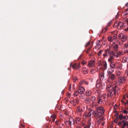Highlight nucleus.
<instances>
[{"mask_svg":"<svg viewBox=\"0 0 128 128\" xmlns=\"http://www.w3.org/2000/svg\"><path fill=\"white\" fill-rule=\"evenodd\" d=\"M107 90L108 92L110 93V96L111 97L113 94L116 96V94H118V92L120 90V89L118 87H117L116 86H113L111 85H108L107 87Z\"/></svg>","mask_w":128,"mask_h":128,"instance_id":"1","label":"nucleus"},{"mask_svg":"<svg viewBox=\"0 0 128 128\" xmlns=\"http://www.w3.org/2000/svg\"><path fill=\"white\" fill-rule=\"evenodd\" d=\"M96 114L97 118H100L101 117L104 113V108L102 107H99L96 109Z\"/></svg>","mask_w":128,"mask_h":128,"instance_id":"2","label":"nucleus"},{"mask_svg":"<svg viewBox=\"0 0 128 128\" xmlns=\"http://www.w3.org/2000/svg\"><path fill=\"white\" fill-rule=\"evenodd\" d=\"M116 24L117 25H116V26H118V28L119 29H121L125 27V26L124 25V24L122 22H118V24L116 23L114 24V25H115Z\"/></svg>","mask_w":128,"mask_h":128,"instance_id":"3","label":"nucleus"},{"mask_svg":"<svg viewBox=\"0 0 128 128\" xmlns=\"http://www.w3.org/2000/svg\"><path fill=\"white\" fill-rule=\"evenodd\" d=\"M105 53L103 54V56L105 57L106 56H108V54H113V52H112V50H110L108 49L106 50H105Z\"/></svg>","mask_w":128,"mask_h":128,"instance_id":"4","label":"nucleus"},{"mask_svg":"<svg viewBox=\"0 0 128 128\" xmlns=\"http://www.w3.org/2000/svg\"><path fill=\"white\" fill-rule=\"evenodd\" d=\"M70 66L72 67L74 69H76L78 70L80 66L79 64H72V63L70 64Z\"/></svg>","mask_w":128,"mask_h":128,"instance_id":"5","label":"nucleus"},{"mask_svg":"<svg viewBox=\"0 0 128 128\" xmlns=\"http://www.w3.org/2000/svg\"><path fill=\"white\" fill-rule=\"evenodd\" d=\"M68 122L69 125L70 126H71L72 124L74 125L75 124V120L72 117H70L69 118Z\"/></svg>","mask_w":128,"mask_h":128,"instance_id":"6","label":"nucleus"},{"mask_svg":"<svg viewBox=\"0 0 128 128\" xmlns=\"http://www.w3.org/2000/svg\"><path fill=\"white\" fill-rule=\"evenodd\" d=\"M96 112L93 110L91 109L90 110L89 112L88 113L86 116L88 117H90L91 116L92 114H94L96 115Z\"/></svg>","mask_w":128,"mask_h":128,"instance_id":"7","label":"nucleus"},{"mask_svg":"<svg viewBox=\"0 0 128 128\" xmlns=\"http://www.w3.org/2000/svg\"><path fill=\"white\" fill-rule=\"evenodd\" d=\"M112 46L114 49V51L115 52H117L118 48V44L115 43H113Z\"/></svg>","mask_w":128,"mask_h":128,"instance_id":"8","label":"nucleus"},{"mask_svg":"<svg viewBox=\"0 0 128 128\" xmlns=\"http://www.w3.org/2000/svg\"><path fill=\"white\" fill-rule=\"evenodd\" d=\"M95 65V63L94 60H90L89 61L88 64V66L91 67H94Z\"/></svg>","mask_w":128,"mask_h":128,"instance_id":"9","label":"nucleus"},{"mask_svg":"<svg viewBox=\"0 0 128 128\" xmlns=\"http://www.w3.org/2000/svg\"><path fill=\"white\" fill-rule=\"evenodd\" d=\"M78 91L80 94H82L85 91L84 88L82 86H80L78 89Z\"/></svg>","mask_w":128,"mask_h":128,"instance_id":"10","label":"nucleus"},{"mask_svg":"<svg viewBox=\"0 0 128 128\" xmlns=\"http://www.w3.org/2000/svg\"><path fill=\"white\" fill-rule=\"evenodd\" d=\"M118 82H120V83H124L125 81V79L122 77L120 76L118 78Z\"/></svg>","mask_w":128,"mask_h":128,"instance_id":"11","label":"nucleus"},{"mask_svg":"<svg viewBox=\"0 0 128 128\" xmlns=\"http://www.w3.org/2000/svg\"><path fill=\"white\" fill-rule=\"evenodd\" d=\"M82 72L84 74H87L88 73V69L86 67H84L82 69Z\"/></svg>","mask_w":128,"mask_h":128,"instance_id":"12","label":"nucleus"},{"mask_svg":"<svg viewBox=\"0 0 128 128\" xmlns=\"http://www.w3.org/2000/svg\"><path fill=\"white\" fill-rule=\"evenodd\" d=\"M106 97H104L103 96H102L101 98H98V103L99 104H101L102 103L103 100L102 99V98H106Z\"/></svg>","mask_w":128,"mask_h":128,"instance_id":"13","label":"nucleus"},{"mask_svg":"<svg viewBox=\"0 0 128 128\" xmlns=\"http://www.w3.org/2000/svg\"><path fill=\"white\" fill-rule=\"evenodd\" d=\"M109 76L108 77L112 81L114 80L116 78V76L114 74H112L109 75Z\"/></svg>","mask_w":128,"mask_h":128,"instance_id":"14","label":"nucleus"},{"mask_svg":"<svg viewBox=\"0 0 128 128\" xmlns=\"http://www.w3.org/2000/svg\"><path fill=\"white\" fill-rule=\"evenodd\" d=\"M90 101H92V106H94V103L95 102V101L96 100V98L95 96H92L91 98H90Z\"/></svg>","mask_w":128,"mask_h":128,"instance_id":"15","label":"nucleus"},{"mask_svg":"<svg viewBox=\"0 0 128 128\" xmlns=\"http://www.w3.org/2000/svg\"><path fill=\"white\" fill-rule=\"evenodd\" d=\"M99 78L101 80L104 79L105 78L104 74L102 73H100L99 74Z\"/></svg>","mask_w":128,"mask_h":128,"instance_id":"16","label":"nucleus"},{"mask_svg":"<svg viewBox=\"0 0 128 128\" xmlns=\"http://www.w3.org/2000/svg\"><path fill=\"white\" fill-rule=\"evenodd\" d=\"M115 55H116V57L118 58L119 57L120 55H123V54L122 52H115Z\"/></svg>","mask_w":128,"mask_h":128,"instance_id":"17","label":"nucleus"},{"mask_svg":"<svg viewBox=\"0 0 128 128\" xmlns=\"http://www.w3.org/2000/svg\"><path fill=\"white\" fill-rule=\"evenodd\" d=\"M114 70H113L112 68H109L107 71V73L108 75L112 74V73L114 72Z\"/></svg>","mask_w":128,"mask_h":128,"instance_id":"18","label":"nucleus"},{"mask_svg":"<svg viewBox=\"0 0 128 128\" xmlns=\"http://www.w3.org/2000/svg\"><path fill=\"white\" fill-rule=\"evenodd\" d=\"M121 39L122 40V42H125L127 39V36L124 34V35L123 36Z\"/></svg>","mask_w":128,"mask_h":128,"instance_id":"19","label":"nucleus"},{"mask_svg":"<svg viewBox=\"0 0 128 128\" xmlns=\"http://www.w3.org/2000/svg\"><path fill=\"white\" fill-rule=\"evenodd\" d=\"M112 52L113 53V54H109V56L110 58L112 60L114 58V56H116V55H115L116 54H115V52H114L113 51H112Z\"/></svg>","mask_w":128,"mask_h":128,"instance_id":"20","label":"nucleus"},{"mask_svg":"<svg viewBox=\"0 0 128 128\" xmlns=\"http://www.w3.org/2000/svg\"><path fill=\"white\" fill-rule=\"evenodd\" d=\"M102 65L104 67V69L105 70L107 68V65L106 62L103 61L102 62Z\"/></svg>","mask_w":128,"mask_h":128,"instance_id":"21","label":"nucleus"},{"mask_svg":"<svg viewBox=\"0 0 128 128\" xmlns=\"http://www.w3.org/2000/svg\"><path fill=\"white\" fill-rule=\"evenodd\" d=\"M115 64L113 62H111L110 65V67L113 69L115 68Z\"/></svg>","mask_w":128,"mask_h":128,"instance_id":"22","label":"nucleus"},{"mask_svg":"<svg viewBox=\"0 0 128 128\" xmlns=\"http://www.w3.org/2000/svg\"><path fill=\"white\" fill-rule=\"evenodd\" d=\"M92 94L91 91L89 90H88L86 91V94L88 96H90Z\"/></svg>","mask_w":128,"mask_h":128,"instance_id":"23","label":"nucleus"},{"mask_svg":"<svg viewBox=\"0 0 128 128\" xmlns=\"http://www.w3.org/2000/svg\"><path fill=\"white\" fill-rule=\"evenodd\" d=\"M108 28L107 26L103 28L102 29V33H104L105 32L108 30Z\"/></svg>","mask_w":128,"mask_h":128,"instance_id":"24","label":"nucleus"},{"mask_svg":"<svg viewBox=\"0 0 128 128\" xmlns=\"http://www.w3.org/2000/svg\"><path fill=\"white\" fill-rule=\"evenodd\" d=\"M93 42H91L90 41H89L86 44L85 46V47H87L88 46H91V44H92H92H93Z\"/></svg>","mask_w":128,"mask_h":128,"instance_id":"25","label":"nucleus"},{"mask_svg":"<svg viewBox=\"0 0 128 128\" xmlns=\"http://www.w3.org/2000/svg\"><path fill=\"white\" fill-rule=\"evenodd\" d=\"M90 102V99L88 97L86 98L85 99V102L86 103L89 104Z\"/></svg>","mask_w":128,"mask_h":128,"instance_id":"26","label":"nucleus"},{"mask_svg":"<svg viewBox=\"0 0 128 128\" xmlns=\"http://www.w3.org/2000/svg\"><path fill=\"white\" fill-rule=\"evenodd\" d=\"M80 120L81 119L79 117H76L75 119V122L77 124H78V122H80Z\"/></svg>","mask_w":128,"mask_h":128,"instance_id":"27","label":"nucleus"},{"mask_svg":"<svg viewBox=\"0 0 128 128\" xmlns=\"http://www.w3.org/2000/svg\"><path fill=\"white\" fill-rule=\"evenodd\" d=\"M99 118L100 119L97 121V122L99 124H100V123L101 121H103L104 120V118L103 117H102L101 118Z\"/></svg>","mask_w":128,"mask_h":128,"instance_id":"28","label":"nucleus"},{"mask_svg":"<svg viewBox=\"0 0 128 128\" xmlns=\"http://www.w3.org/2000/svg\"><path fill=\"white\" fill-rule=\"evenodd\" d=\"M125 47L127 49L124 52V53H128V44H125L124 45Z\"/></svg>","mask_w":128,"mask_h":128,"instance_id":"29","label":"nucleus"},{"mask_svg":"<svg viewBox=\"0 0 128 128\" xmlns=\"http://www.w3.org/2000/svg\"><path fill=\"white\" fill-rule=\"evenodd\" d=\"M123 19L125 22H126L128 25V18H127L126 16H124L123 17Z\"/></svg>","mask_w":128,"mask_h":128,"instance_id":"30","label":"nucleus"},{"mask_svg":"<svg viewBox=\"0 0 128 128\" xmlns=\"http://www.w3.org/2000/svg\"><path fill=\"white\" fill-rule=\"evenodd\" d=\"M91 118L89 119V120L88 122V124L86 125L88 126H90L91 124Z\"/></svg>","mask_w":128,"mask_h":128,"instance_id":"31","label":"nucleus"},{"mask_svg":"<svg viewBox=\"0 0 128 128\" xmlns=\"http://www.w3.org/2000/svg\"><path fill=\"white\" fill-rule=\"evenodd\" d=\"M80 93L78 90L76 91L74 94V96H77Z\"/></svg>","mask_w":128,"mask_h":128,"instance_id":"32","label":"nucleus"},{"mask_svg":"<svg viewBox=\"0 0 128 128\" xmlns=\"http://www.w3.org/2000/svg\"><path fill=\"white\" fill-rule=\"evenodd\" d=\"M124 34H120L118 35V38L119 39H121V38H122V36H123V35H124Z\"/></svg>","mask_w":128,"mask_h":128,"instance_id":"33","label":"nucleus"},{"mask_svg":"<svg viewBox=\"0 0 128 128\" xmlns=\"http://www.w3.org/2000/svg\"><path fill=\"white\" fill-rule=\"evenodd\" d=\"M73 102L74 103L78 104L79 102V100L77 99H74L73 101Z\"/></svg>","mask_w":128,"mask_h":128,"instance_id":"34","label":"nucleus"},{"mask_svg":"<svg viewBox=\"0 0 128 128\" xmlns=\"http://www.w3.org/2000/svg\"><path fill=\"white\" fill-rule=\"evenodd\" d=\"M51 117L52 118V121L53 122H54L56 117V116H52Z\"/></svg>","mask_w":128,"mask_h":128,"instance_id":"35","label":"nucleus"},{"mask_svg":"<svg viewBox=\"0 0 128 128\" xmlns=\"http://www.w3.org/2000/svg\"><path fill=\"white\" fill-rule=\"evenodd\" d=\"M100 40H98L96 42V45L99 46H100Z\"/></svg>","mask_w":128,"mask_h":128,"instance_id":"36","label":"nucleus"},{"mask_svg":"<svg viewBox=\"0 0 128 128\" xmlns=\"http://www.w3.org/2000/svg\"><path fill=\"white\" fill-rule=\"evenodd\" d=\"M103 50H100L98 52V56L100 57V56H101V54H102V52H103Z\"/></svg>","mask_w":128,"mask_h":128,"instance_id":"37","label":"nucleus"},{"mask_svg":"<svg viewBox=\"0 0 128 128\" xmlns=\"http://www.w3.org/2000/svg\"><path fill=\"white\" fill-rule=\"evenodd\" d=\"M108 40L110 42H112V36H109L108 38Z\"/></svg>","mask_w":128,"mask_h":128,"instance_id":"38","label":"nucleus"},{"mask_svg":"<svg viewBox=\"0 0 128 128\" xmlns=\"http://www.w3.org/2000/svg\"><path fill=\"white\" fill-rule=\"evenodd\" d=\"M116 75L117 76H120V75L121 73L119 71H117L116 72Z\"/></svg>","mask_w":128,"mask_h":128,"instance_id":"39","label":"nucleus"},{"mask_svg":"<svg viewBox=\"0 0 128 128\" xmlns=\"http://www.w3.org/2000/svg\"><path fill=\"white\" fill-rule=\"evenodd\" d=\"M122 115L121 114L120 115H119L118 117V118L120 119V120H122Z\"/></svg>","mask_w":128,"mask_h":128,"instance_id":"40","label":"nucleus"},{"mask_svg":"<svg viewBox=\"0 0 128 128\" xmlns=\"http://www.w3.org/2000/svg\"><path fill=\"white\" fill-rule=\"evenodd\" d=\"M117 69L118 70H121L122 68V66L121 65H118L117 67Z\"/></svg>","mask_w":128,"mask_h":128,"instance_id":"41","label":"nucleus"},{"mask_svg":"<svg viewBox=\"0 0 128 128\" xmlns=\"http://www.w3.org/2000/svg\"><path fill=\"white\" fill-rule=\"evenodd\" d=\"M86 63V61L84 60H83L82 61V64H83V65H84Z\"/></svg>","mask_w":128,"mask_h":128,"instance_id":"42","label":"nucleus"},{"mask_svg":"<svg viewBox=\"0 0 128 128\" xmlns=\"http://www.w3.org/2000/svg\"><path fill=\"white\" fill-rule=\"evenodd\" d=\"M117 37V35L116 34H114L113 36V38L114 39H116Z\"/></svg>","mask_w":128,"mask_h":128,"instance_id":"43","label":"nucleus"},{"mask_svg":"<svg viewBox=\"0 0 128 128\" xmlns=\"http://www.w3.org/2000/svg\"><path fill=\"white\" fill-rule=\"evenodd\" d=\"M112 23V21L111 20V21H110L108 23V24H107V26L108 27V26H110V24Z\"/></svg>","mask_w":128,"mask_h":128,"instance_id":"44","label":"nucleus"},{"mask_svg":"<svg viewBox=\"0 0 128 128\" xmlns=\"http://www.w3.org/2000/svg\"><path fill=\"white\" fill-rule=\"evenodd\" d=\"M100 46H97L96 45V46L95 48L96 49L98 50L100 48Z\"/></svg>","mask_w":128,"mask_h":128,"instance_id":"45","label":"nucleus"},{"mask_svg":"<svg viewBox=\"0 0 128 128\" xmlns=\"http://www.w3.org/2000/svg\"><path fill=\"white\" fill-rule=\"evenodd\" d=\"M123 15L126 16L128 14V13L127 12H124L122 14Z\"/></svg>","mask_w":128,"mask_h":128,"instance_id":"46","label":"nucleus"},{"mask_svg":"<svg viewBox=\"0 0 128 128\" xmlns=\"http://www.w3.org/2000/svg\"><path fill=\"white\" fill-rule=\"evenodd\" d=\"M126 123H124V124H123V125L122 126V128H125V127L126 126Z\"/></svg>","mask_w":128,"mask_h":128,"instance_id":"47","label":"nucleus"},{"mask_svg":"<svg viewBox=\"0 0 128 128\" xmlns=\"http://www.w3.org/2000/svg\"><path fill=\"white\" fill-rule=\"evenodd\" d=\"M100 86V84H96V87L97 88H98Z\"/></svg>","mask_w":128,"mask_h":128,"instance_id":"48","label":"nucleus"},{"mask_svg":"<svg viewBox=\"0 0 128 128\" xmlns=\"http://www.w3.org/2000/svg\"><path fill=\"white\" fill-rule=\"evenodd\" d=\"M90 72L92 74H93L94 72V70L92 69L90 70Z\"/></svg>","mask_w":128,"mask_h":128,"instance_id":"49","label":"nucleus"},{"mask_svg":"<svg viewBox=\"0 0 128 128\" xmlns=\"http://www.w3.org/2000/svg\"><path fill=\"white\" fill-rule=\"evenodd\" d=\"M123 112L124 114H127L128 113V112L126 110H124L123 111Z\"/></svg>","mask_w":128,"mask_h":128,"instance_id":"50","label":"nucleus"},{"mask_svg":"<svg viewBox=\"0 0 128 128\" xmlns=\"http://www.w3.org/2000/svg\"><path fill=\"white\" fill-rule=\"evenodd\" d=\"M115 116L116 118H118V113H116L115 114Z\"/></svg>","mask_w":128,"mask_h":128,"instance_id":"51","label":"nucleus"},{"mask_svg":"<svg viewBox=\"0 0 128 128\" xmlns=\"http://www.w3.org/2000/svg\"><path fill=\"white\" fill-rule=\"evenodd\" d=\"M99 65H98L99 66H100L102 65V62L100 61L98 62Z\"/></svg>","mask_w":128,"mask_h":128,"instance_id":"52","label":"nucleus"},{"mask_svg":"<svg viewBox=\"0 0 128 128\" xmlns=\"http://www.w3.org/2000/svg\"><path fill=\"white\" fill-rule=\"evenodd\" d=\"M122 124V122H121V121H120L119 122H118V125H120Z\"/></svg>","mask_w":128,"mask_h":128,"instance_id":"53","label":"nucleus"},{"mask_svg":"<svg viewBox=\"0 0 128 128\" xmlns=\"http://www.w3.org/2000/svg\"><path fill=\"white\" fill-rule=\"evenodd\" d=\"M112 59H111L110 58H109L108 59V61L109 62H110L111 63V62H112Z\"/></svg>","mask_w":128,"mask_h":128,"instance_id":"54","label":"nucleus"},{"mask_svg":"<svg viewBox=\"0 0 128 128\" xmlns=\"http://www.w3.org/2000/svg\"><path fill=\"white\" fill-rule=\"evenodd\" d=\"M90 48H88V49L86 51V52L87 53H88V52L90 50Z\"/></svg>","mask_w":128,"mask_h":128,"instance_id":"55","label":"nucleus"},{"mask_svg":"<svg viewBox=\"0 0 128 128\" xmlns=\"http://www.w3.org/2000/svg\"><path fill=\"white\" fill-rule=\"evenodd\" d=\"M120 83V82H116V84L118 85H121L122 84H123V83Z\"/></svg>","mask_w":128,"mask_h":128,"instance_id":"56","label":"nucleus"},{"mask_svg":"<svg viewBox=\"0 0 128 128\" xmlns=\"http://www.w3.org/2000/svg\"><path fill=\"white\" fill-rule=\"evenodd\" d=\"M119 16V15L118 14V12L117 13V14L116 15V18H118Z\"/></svg>","mask_w":128,"mask_h":128,"instance_id":"57","label":"nucleus"},{"mask_svg":"<svg viewBox=\"0 0 128 128\" xmlns=\"http://www.w3.org/2000/svg\"><path fill=\"white\" fill-rule=\"evenodd\" d=\"M118 118H116V119H115L114 121V122H116V123H117L118 122Z\"/></svg>","mask_w":128,"mask_h":128,"instance_id":"58","label":"nucleus"},{"mask_svg":"<svg viewBox=\"0 0 128 128\" xmlns=\"http://www.w3.org/2000/svg\"><path fill=\"white\" fill-rule=\"evenodd\" d=\"M84 84H87V85H88V82H86V81H84Z\"/></svg>","mask_w":128,"mask_h":128,"instance_id":"59","label":"nucleus"},{"mask_svg":"<svg viewBox=\"0 0 128 128\" xmlns=\"http://www.w3.org/2000/svg\"><path fill=\"white\" fill-rule=\"evenodd\" d=\"M124 31L127 32L128 31V27L127 28L125 29H124Z\"/></svg>","mask_w":128,"mask_h":128,"instance_id":"60","label":"nucleus"},{"mask_svg":"<svg viewBox=\"0 0 128 128\" xmlns=\"http://www.w3.org/2000/svg\"><path fill=\"white\" fill-rule=\"evenodd\" d=\"M126 118V116H122V119H125Z\"/></svg>","mask_w":128,"mask_h":128,"instance_id":"61","label":"nucleus"},{"mask_svg":"<svg viewBox=\"0 0 128 128\" xmlns=\"http://www.w3.org/2000/svg\"><path fill=\"white\" fill-rule=\"evenodd\" d=\"M90 127L86 125V126H84L85 128H90Z\"/></svg>","mask_w":128,"mask_h":128,"instance_id":"62","label":"nucleus"},{"mask_svg":"<svg viewBox=\"0 0 128 128\" xmlns=\"http://www.w3.org/2000/svg\"><path fill=\"white\" fill-rule=\"evenodd\" d=\"M121 122H122V123L123 122V124H124V123H126L125 121L124 120H123L121 121Z\"/></svg>","mask_w":128,"mask_h":128,"instance_id":"63","label":"nucleus"},{"mask_svg":"<svg viewBox=\"0 0 128 128\" xmlns=\"http://www.w3.org/2000/svg\"><path fill=\"white\" fill-rule=\"evenodd\" d=\"M71 85L70 84L69 86L68 89H69V90H70V89H71Z\"/></svg>","mask_w":128,"mask_h":128,"instance_id":"64","label":"nucleus"}]
</instances>
